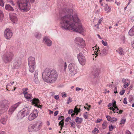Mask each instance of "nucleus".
I'll list each match as a JSON object with an SVG mask.
<instances>
[{
  "mask_svg": "<svg viewBox=\"0 0 134 134\" xmlns=\"http://www.w3.org/2000/svg\"><path fill=\"white\" fill-rule=\"evenodd\" d=\"M60 11V26L63 29H68L79 33L84 31L77 14L72 9L66 6Z\"/></svg>",
  "mask_w": 134,
  "mask_h": 134,
  "instance_id": "1",
  "label": "nucleus"
},
{
  "mask_svg": "<svg viewBox=\"0 0 134 134\" xmlns=\"http://www.w3.org/2000/svg\"><path fill=\"white\" fill-rule=\"evenodd\" d=\"M58 77L57 72L55 70H51L46 69L42 73L43 79L48 83L54 82L57 80Z\"/></svg>",
  "mask_w": 134,
  "mask_h": 134,
  "instance_id": "2",
  "label": "nucleus"
},
{
  "mask_svg": "<svg viewBox=\"0 0 134 134\" xmlns=\"http://www.w3.org/2000/svg\"><path fill=\"white\" fill-rule=\"evenodd\" d=\"M17 4L21 9L26 12L29 10L31 5L28 0H18Z\"/></svg>",
  "mask_w": 134,
  "mask_h": 134,
  "instance_id": "3",
  "label": "nucleus"
},
{
  "mask_svg": "<svg viewBox=\"0 0 134 134\" xmlns=\"http://www.w3.org/2000/svg\"><path fill=\"white\" fill-rule=\"evenodd\" d=\"M42 125V123L41 121H37L35 124L30 125L29 126L28 130L29 132L37 131L41 129Z\"/></svg>",
  "mask_w": 134,
  "mask_h": 134,
  "instance_id": "4",
  "label": "nucleus"
},
{
  "mask_svg": "<svg viewBox=\"0 0 134 134\" xmlns=\"http://www.w3.org/2000/svg\"><path fill=\"white\" fill-rule=\"evenodd\" d=\"M14 55L12 52H8L4 54L2 57V60L5 63H8L12 60Z\"/></svg>",
  "mask_w": 134,
  "mask_h": 134,
  "instance_id": "5",
  "label": "nucleus"
},
{
  "mask_svg": "<svg viewBox=\"0 0 134 134\" xmlns=\"http://www.w3.org/2000/svg\"><path fill=\"white\" fill-rule=\"evenodd\" d=\"M9 105V102L7 100H4L0 102V111L3 113L6 111Z\"/></svg>",
  "mask_w": 134,
  "mask_h": 134,
  "instance_id": "6",
  "label": "nucleus"
},
{
  "mask_svg": "<svg viewBox=\"0 0 134 134\" xmlns=\"http://www.w3.org/2000/svg\"><path fill=\"white\" fill-rule=\"evenodd\" d=\"M96 47H97L96 46ZM98 47V49H97L98 48L97 47L96 48V49H97V51L95 54V55H96L97 56L99 55L100 56H105L107 55L108 53V47L107 49L104 48L101 51L99 50V48Z\"/></svg>",
  "mask_w": 134,
  "mask_h": 134,
  "instance_id": "7",
  "label": "nucleus"
},
{
  "mask_svg": "<svg viewBox=\"0 0 134 134\" xmlns=\"http://www.w3.org/2000/svg\"><path fill=\"white\" fill-rule=\"evenodd\" d=\"M69 69L71 72V74L74 76L77 72L76 65L73 63H71L69 65Z\"/></svg>",
  "mask_w": 134,
  "mask_h": 134,
  "instance_id": "8",
  "label": "nucleus"
},
{
  "mask_svg": "<svg viewBox=\"0 0 134 134\" xmlns=\"http://www.w3.org/2000/svg\"><path fill=\"white\" fill-rule=\"evenodd\" d=\"M75 41L80 47L82 48L85 45L84 41L82 38L80 37H76L75 40Z\"/></svg>",
  "mask_w": 134,
  "mask_h": 134,
  "instance_id": "9",
  "label": "nucleus"
},
{
  "mask_svg": "<svg viewBox=\"0 0 134 134\" xmlns=\"http://www.w3.org/2000/svg\"><path fill=\"white\" fill-rule=\"evenodd\" d=\"M78 60L80 64L82 65H84L85 64L86 62L85 58L82 53H80L77 55V57Z\"/></svg>",
  "mask_w": 134,
  "mask_h": 134,
  "instance_id": "10",
  "label": "nucleus"
},
{
  "mask_svg": "<svg viewBox=\"0 0 134 134\" xmlns=\"http://www.w3.org/2000/svg\"><path fill=\"white\" fill-rule=\"evenodd\" d=\"M4 35L6 39H10L13 35V33L12 31L9 28L6 29L4 31Z\"/></svg>",
  "mask_w": 134,
  "mask_h": 134,
  "instance_id": "11",
  "label": "nucleus"
},
{
  "mask_svg": "<svg viewBox=\"0 0 134 134\" xmlns=\"http://www.w3.org/2000/svg\"><path fill=\"white\" fill-rule=\"evenodd\" d=\"M21 103L20 102H19L12 105L9 108L8 111V113L9 114V115H12Z\"/></svg>",
  "mask_w": 134,
  "mask_h": 134,
  "instance_id": "12",
  "label": "nucleus"
},
{
  "mask_svg": "<svg viewBox=\"0 0 134 134\" xmlns=\"http://www.w3.org/2000/svg\"><path fill=\"white\" fill-rule=\"evenodd\" d=\"M43 42L48 46H51L52 44V41L47 36H45L43 37Z\"/></svg>",
  "mask_w": 134,
  "mask_h": 134,
  "instance_id": "13",
  "label": "nucleus"
},
{
  "mask_svg": "<svg viewBox=\"0 0 134 134\" xmlns=\"http://www.w3.org/2000/svg\"><path fill=\"white\" fill-rule=\"evenodd\" d=\"M32 103L33 104H35L34 106L36 107L40 108H42V106L40 105V101L38 99L35 98L32 99Z\"/></svg>",
  "mask_w": 134,
  "mask_h": 134,
  "instance_id": "14",
  "label": "nucleus"
},
{
  "mask_svg": "<svg viewBox=\"0 0 134 134\" xmlns=\"http://www.w3.org/2000/svg\"><path fill=\"white\" fill-rule=\"evenodd\" d=\"M112 103H109L108 105V107H110L112 105L113 106V107L114 108V109L113 110V111L114 113L117 112H118L117 111L118 110V108L116 107V102L114 100H112Z\"/></svg>",
  "mask_w": 134,
  "mask_h": 134,
  "instance_id": "15",
  "label": "nucleus"
},
{
  "mask_svg": "<svg viewBox=\"0 0 134 134\" xmlns=\"http://www.w3.org/2000/svg\"><path fill=\"white\" fill-rule=\"evenodd\" d=\"M28 64L29 65H35V58L32 57H29L28 60Z\"/></svg>",
  "mask_w": 134,
  "mask_h": 134,
  "instance_id": "16",
  "label": "nucleus"
},
{
  "mask_svg": "<svg viewBox=\"0 0 134 134\" xmlns=\"http://www.w3.org/2000/svg\"><path fill=\"white\" fill-rule=\"evenodd\" d=\"M78 106H76L73 111L74 113L71 114V116L73 117L75 115H77L80 112V108H79L77 107Z\"/></svg>",
  "mask_w": 134,
  "mask_h": 134,
  "instance_id": "17",
  "label": "nucleus"
},
{
  "mask_svg": "<svg viewBox=\"0 0 134 134\" xmlns=\"http://www.w3.org/2000/svg\"><path fill=\"white\" fill-rule=\"evenodd\" d=\"M27 115L26 112L25 111H20L18 113L17 116L18 117H24L27 116Z\"/></svg>",
  "mask_w": 134,
  "mask_h": 134,
  "instance_id": "18",
  "label": "nucleus"
},
{
  "mask_svg": "<svg viewBox=\"0 0 134 134\" xmlns=\"http://www.w3.org/2000/svg\"><path fill=\"white\" fill-rule=\"evenodd\" d=\"M10 19L11 21L13 23H16L18 19L17 17L15 14H13L10 16Z\"/></svg>",
  "mask_w": 134,
  "mask_h": 134,
  "instance_id": "19",
  "label": "nucleus"
},
{
  "mask_svg": "<svg viewBox=\"0 0 134 134\" xmlns=\"http://www.w3.org/2000/svg\"><path fill=\"white\" fill-rule=\"evenodd\" d=\"M21 65V62L20 60L16 61L13 63V66L15 69H18Z\"/></svg>",
  "mask_w": 134,
  "mask_h": 134,
  "instance_id": "20",
  "label": "nucleus"
},
{
  "mask_svg": "<svg viewBox=\"0 0 134 134\" xmlns=\"http://www.w3.org/2000/svg\"><path fill=\"white\" fill-rule=\"evenodd\" d=\"M99 72V70L97 68H96L94 69L92 71V74L95 77L98 75Z\"/></svg>",
  "mask_w": 134,
  "mask_h": 134,
  "instance_id": "21",
  "label": "nucleus"
},
{
  "mask_svg": "<svg viewBox=\"0 0 134 134\" xmlns=\"http://www.w3.org/2000/svg\"><path fill=\"white\" fill-rule=\"evenodd\" d=\"M38 115V111L36 109L34 110L31 114L30 116L31 117H37Z\"/></svg>",
  "mask_w": 134,
  "mask_h": 134,
  "instance_id": "22",
  "label": "nucleus"
},
{
  "mask_svg": "<svg viewBox=\"0 0 134 134\" xmlns=\"http://www.w3.org/2000/svg\"><path fill=\"white\" fill-rule=\"evenodd\" d=\"M29 70L30 72H33L35 70V65H29Z\"/></svg>",
  "mask_w": 134,
  "mask_h": 134,
  "instance_id": "23",
  "label": "nucleus"
},
{
  "mask_svg": "<svg viewBox=\"0 0 134 134\" xmlns=\"http://www.w3.org/2000/svg\"><path fill=\"white\" fill-rule=\"evenodd\" d=\"M68 124L70 125L71 127L73 128H75L76 127V123L73 120H71L69 121Z\"/></svg>",
  "mask_w": 134,
  "mask_h": 134,
  "instance_id": "24",
  "label": "nucleus"
},
{
  "mask_svg": "<svg viewBox=\"0 0 134 134\" xmlns=\"http://www.w3.org/2000/svg\"><path fill=\"white\" fill-rule=\"evenodd\" d=\"M108 121H110L111 123H113L116 122L117 119L116 118H107Z\"/></svg>",
  "mask_w": 134,
  "mask_h": 134,
  "instance_id": "25",
  "label": "nucleus"
},
{
  "mask_svg": "<svg viewBox=\"0 0 134 134\" xmlns=\"http://www.w3.org/2000/svg\"><path fill=\"white\" fill-rule=\"evenodd\" d=\"M75 121L77 124H80L81 123L83 120L82 118H76Z\"/></svg>",
  "mask_w": 134,
  "mask_h": 134,
  "instance_id": "26",
  "label": "nucleus"
},
{
  "mask_svg": "<svg viewBox=\"0 0 134 134\" xmlns=\"http://www.w3.org/2000/svg\"><path fill=\"white\" fill-rule=\"evenodd\" d=\"M5 8L7 10H13V9L9 4L6 5L5 6Z\"/></svg>",
  "mask_w": 134,
  "mask_h": 134,
  "instance_id": "27",
  "label": "nucleus"
},
{
  "mask_svg": "<svg viewBox=\"0 0 134 134\" xmlns=\"http://www.w3.org/2000/svg\"><path fill=\"white\" fill-rule=\"evenodd\" d=\"M64 119H63L62 120L60 121L59 123V125L60 126L61 130H62V129L63 127L64 122Z\"/></svg>",
  "mask_w": 134,
  "mask_h": 134,
  "instance_id": "28",
  "label": "nucleus"
},
{
  "mask_svg": "<svg viewBox=\"0 0 134 134\" xmlns=\"http://www.w3.org/2000/svg\"><path fill=\"white\" fill-rule=\"evenodd\" d=\"M35 37L37 39H40L41 37V34L39 32H36L35 34Z\"/></svg>",
  "mask_w": 134,
  "mask_h": 134,
  "instance_id": "29",
  "label": "nucleus"
},
{
  "mask_svg": "<svg viewBox=\"0 0 134 134\" xmlns=\"http://www.w3.org/2000/svg\"><path fill=\"white\" fill-rule=\"evenodd\" d=\"M24 95L25 98L28 99H31V98L32 97V95L28 94L27 93L26 94H24Z\"/></svg>",
  "mask_w": 134,
  "mask_h": 134,
  "instance_id": "30",
  "label": "nucleus"
},
{
  "mask_svg": "<svg viewBox=\"0 0 134 134\" xmlns=\"http://www.w3.org/2000/svg\"><path fill=\"white\" fill-rule=\"evenodd\" d=\"M7 118H2L0 120L1 122L3 124H5L7 120Z\"/></svg>",
  "mask_w": 134,
  "mask_h": 134,
  "instance_id": "31",
  "label": "nucleus"
},
{
  "mask_svg": "<svg viewBox=\"0 0 134 134\" xmlns=\"http://www.w3.org/2000/svg\"><path fill=\"white\" fill-rule=\"evenodd\" d=\"M4 14L2 11L0 10V22H2L3 20Z\"/></svg>",
  "mask_w": 134,
  "mask_h": 134,
  "instance_id": "32",
  "label": "nucleus"
},
{
  "mask_svg": "<svg viewBox=\"0 0 134 134\" xmlns=\"http://www.w3.org/2000/svg\"><path fill=\"white\" fill-rule=\"evenodd\" d=\"M117 51L119 53L120 55H123L124 54V52L121 48H119L118 51Z\"/></svg>",
  "mask_w": 134,
  "mask_h": 134,
  "instance_id": "33",
  "label": "nucleus"
},
{
  "mask_svg": "<svg viewBox=\"0 0 134 134\" xmlns=\"http://www.w3.org/2000/svg\"><path fill=\"white\" fill-rule=\"evenodd\" d=\"M58 63L59 65H61L64 64L65 62L63 61V59H60L58 60Z\"/></svg>",
  "mask_w": 134,
  "mask_h": 134,
  "instance_id": "34",
  "label": "nucleus"
},
{
  "mask_svg": "<svg viewBox=\"0 0 134 134\" xmlns=\"http://www.w3.org/2000/svg\"><path fill=\"white\" fill-rule=\"evenodd\" d=\"M107 122H103L102 125V128L103 129H104L106 128Z\"/></svg>",
  "mask_w": 134,
  "mask_h": 134,
  "instance_id": "35",
  "label": "nucleus"
},
{
  "mask_svg": "<svg viewBox=\"0 0 134 134\" xmlns=\"http://www.w3.org/2000/svg\"><path fill=\"white\" fill-rule=\"evenodd\" d=\"M34 81L36 84L38 83L39 80L37 77H34Z\"/></svg>",
  "mask_w": 134,
  "mask_h": 134,
  "instance_id": "36",
  "label": "nucleus"
},
{
  "mask_svg": "<svg viewBox=\"0 0 134 134\" xmlns=\"http://www.w3.org/2000/svg\"><path fill=\"white\" fill-rule=\"evenodd\" d=\"M105 7V10H107L108 9H111V8H110V7L107 4H106L104 6Z\"/></svg>",
  "mask_w": 134,
  "mask_h": 134,
  "instance_id": "37",
  "label": "nucleus"
},
{
  "mask_svg": "<svg viewBox=\"0 0 134 134\" xmlns=\"http://www.w3.org/2000/svg\"><path fill=\"white\" fill-rule=\"evenodd\" d=\"M0 5L2 7L4 6V2L3 0H0Z\"/></svg>",
  "mask_w": 134,
  "mask_h": 134,
  "instance_id": "38",
  "label": "nucleus"
},
{
  "mask_svg": "<svg viewBox=\"0 0 134 134\" xmlns=\"http://www.w3.org/2000/svg\"><path fill=\"white\" fill-rule=\"evenodd\" d=\"M23 90L24 91L23 92V94H26L27 93L26 91L28 90V88H25L23 89Z\"/></svg>",
  "mask_w": 134,
  "mask_h": 134,
  "instance_id": "39",
  "label": "nucleus"
},
{
  "mask_svg": "<svg viewBox=\"0 0 134 134\" xmlns=\"http://www.w3.org/2000/svg\"><path fill=\"white\" fill-rule=\"evenodd\" d=\"M103 19L102 18L98 20V23L97 24V25L99 26L100 25H101V22L102 21Z\"/></svg>",
  "mask_w": 134,
  "mask_h": 134,
  "instance_id": "40",
  "label": "nucleus"
},
{
  "mask_svg": "<svg viewBox=\"0 0 134 134\" xmlns=\"http://www.w3.org/2000/svg\"><path fill=\"white\" fill-rule=\"evenodd\" d=\"M126 119H122V120H121V124H124L126 121Z\"/></svg>",
  "mask_w": 134,
  "mask_h": 134,
  "instance_id": "41",
  "label": "nucleus"
},
{
  "mask_svg": "<svg viewBox=\"0 0 134 134\" xmlns=\"http://www.w3.org/2000/svg\"><path fill=\"white\" fill-rule=\"evenodd\" d=\"M94 132V133L96 134L97 133H98L99 132V130L97 128H95L93 130Z\"/></svg>",
  "mask_w": 134,
  "mask_h": 134,
  "instance_id": "42",
  "label": "nucleus"
},
{
  "mask_svg": "<svg viewBox=\"0 0 134 134\" xmlns=\"http://www.w3.org/2000/svg\"><path fill=\"white\" fill-rule=\"evenodd\" d=\"M129 85V84L128 83L125 82L124 85V87L125 88H126Z\"/></svg>",
  "mask_w": 134,
  "mask_h": 134,
  "instance_id": "43",
  "label": "nucleus"
},
{
  "mask_svg": "<svg viewBox=\"0 0 134 134\" xmlns=\"http://www.w3.org/2000/svg\"><path fill=\"white\" fill-rule=\"evenodd\" d=\"M101 42H102V44L104 46H107V43L106 42L104 41L103 40H102Z\"/></svg>",
  "mask_w": 134,
  "mask_h": 134,
  "instance_id": "44",
  "label": "nucleus"
},
{
  "mask_svg": "<svg viewBox=\"0 0 134 134\" xmlns=\"http://www.w3.org/2000/svg\"><path fill=\"white\" fill-rule=\"evenodd\" d=\"M133 100V98L132 96H130L129 98V101L130 102H131Z\"/></svg>",
  "mask_w": 134,
  "mask_h": 134,
  "instance_id": "45",
  "label": "nucleus"
},
{
  "mask_svg": "<svg viewBox=\"0 0 134 134\" xmlns=\"http://www.w3.org/2000/svg\"><path fill=\"white\" fill-rule=\"evenodd\" d=\"M72 101V99L70 98H69L68 99V101L67 102V104H69L70 102H71Z\"/></svg>",
  "mask_w": 134,
  "mask_h": 134,
  "instance_id": "46",
  "label": "nucleus"
},
{
  "mask_svg": "<svg viewBox=\"0 0 134 134\" xmlns=\"http://www.w3.org/2000/svg\"><path fill=\"white\" fill-rule=\"evenodd\" d=\"M109 131H111L112 130H113L114 129V127L113 125H111L110 126H109Z\"/></svg>",
  "mask_w": 134,
  "mask_h": 134,
  "instance_id": "47",
  "label": "nucleus"
},
{
  "mask_svg": "<svg viewBox=\"0 0 134 134\" xmlns=\"http://www.w3.org/2000/svg\"><path fill=\"white\" fill-rule=\"evenodd\" d=\"M125 92V90H123L121 91L120 92V95H122L124 94V93Z\"/></svg>",
  "mask_w": 134,
  "mask_h": 134,
  "instance_id": "48",
  "label": "nucleus"
},
{
  "mask_svg": "<svg viewBox=\"0 0 134 134\" xmlns=\"http://www.w3.org/2000/svg\"><path fill=\"white\" fill-rule=\"evenodd\" d=\"M38 70H36L35 72L34 77H37L38 73Z\"/></svg>",
  "mask_w": 134,
  "mask_h": 134,
  "instance_id": "49",
  "label": "nucleus"
},
{
  "mask_svg": "<svg viewBox=\"0 0 134 134\" xmlns=\"http://www.w3.org/2000/svg\"><path fill=\"white\" fill-rule=\"evenodd\" d=\"M54 98L58 100L59 98V96L58 95H55L54 96Z\"/></svg>",
  "mask_w": 134,
  "mask_h": 134,
  "instance_id": "50",
  "label": "nucleus"
},
{
  "mask_svg": "<svg viewBox=\"0 0 134 134\" xmlns=\"http://www.w3.org/2000/svg\"><path fill=\"white\" fill-rule=\"evenodd\" d=\"M102 120V119H98L96 121V123H98L100 122Z\"/></svg>",
  "mask_w": 134,
  "mask_h": 134,
  "instance_id": "51",
  "label": "nucleus"
},
{
  "mask_svg": "<svg viewBox=\"0 0 134 134\" xmlns=\"http://www.w3.org/2000/svg\"><path fill=\"white\" fill-rule=\"evenodd\" d=\"M124 103L126 104L127 103V99L126 98H124L123 101Z\"/></svg>",
  "mask_w": 134,
  "mask_h": 134,
  "instance_id": "52",
  "label": "nucleus"
},
{
  "mask_svg": "<svg viewBox=\"0 0 134 134\" xmlns=\"http://www.w3.org/2000/svg\"><path fill=\"white\" fill-rule=\"evenodd\" d=\"M7 1L12 4L13 5H14V4H13V2L12 0H7Z\"/></svg>",
  "mask_w": 134,
  "mask_h": 134,
  "instance_id": "53",
  "label": "nucleus"
},
{
  "mask_svg": "<svg viewBox=\"0 0 134 134\" xmlns=\"http://www.w3.org/2000/svg\"><path fill=\"white\" fill-rule=\"evenodd\" d=\"M125 134H131L129 130H126L125 132Z\"/></svg>",
  "mask_w": 134,
  "mask_h": 134,
  "instance_id": "54",
  "label": "nucleus"
},
{
  "mask_svg": "<svg viewBox=\"0 0 134 134\" xmlns=\"http://www.w3.org/2000/svg\"><path fill=\"white\" fill-rule=\"evenodd\" d=\"M73 111L72 109H69L68 111V113L69 114H71V113H72L73 112Z\"/></svg>",
  "mask_w": 134,
  "mask_h": 134,
  "instance_id": "55",
  "label": "nucleus"
},
{
  "mask_svg": "<svg viewBox=\"0 0 134 134\" xmlns=\"http://www.w3.org/2000/svg\"><path fill=\"white\" fill-rule=\"evenodd\" d=\"M114 93H118L117 88L116 87H115L114 88Z\"/></svg>",
  "mask_w": 134,
  "mask_h": 134,
  "instance_id": "56",
  "label": "nucleus"
},
{
  "mask_svg": "<svg viewBox=\"0 0 134 134\" xmlns=\"http://www.w3.org/2000/svg\"><path fill=\"white\" fill-rule=\"evenodd\" d=\"M118 112V113L117 112H115V113H118L119 114H121L122 112L123 111L122 110H119V109H118V110L117 111Z\"/></svg>",
  "mask_w": 134,
  "mask_h": 134,
  "instance_id": "57",
  "label": "nucleus"
},
{
  "mask_svg": "<svg viewBox=\"0 0 134 134\" xmlns=\"http://www.w3.org/2000/svg\"><path fill=\"white\" fill-rule=\"evenodd\" d=\"M58 111H55L54 113V116H56L58 114Z\"/></svg>",
  "mask_w": 134,
  "mask_h": 134,
  "instance_id": "58",
  "label": "nucleus"
},
{
  "mask_svg": "<svg viewBox=\"0 0 134 134\" xmlns=\"http://www.w3.org/2000/svg\"><path fill=\"white\" fill-rule=\"evenodd\" d=\"M71 118H66L65 119V121L68 122L71 120Z\"/></svg>",
  "mask_w": 134,
  "mask_h": 134,
  "instance_id": "59",
  "label": "nucleus"
},
{
  "mask_svg": "<svg viewBox=\"0 0 134 134\" xmlns=\"http://www.w3.org/2000/svg\"><path fill=\"white\" fill-rule=\"evenodd\" d=\"M87 112H85V113L83 114V116H84L85 117H87V116L86 114H87Z\"/></svg>",
  "mask_w": 134,
  "mask_h": 134,
  "instance_id": "60",
  "label": "nucleus"
},
{
  "mask_svg": "<svg viewBox=\"0 0 134 134\" xmlns=\"http://www.w3.org/2000/svg\"><path fill=\"white\" fill-rule=\"evenodd\" d=\"M99 25H97V24L95 25L94 27H96V29H99Z\"/></svg>",
  "mask_w": 134,
  "mask_h": 134,
  "instance_id": "61",
  "label": "nucleus"
},
{
  "mask_svg": "<svg viewBox=\"0 0 134 134\" xmlns=\"http://www.w3.org/2000/svg\"><path fill=\"white\" fill-rule=\"evenodd\" d=\"M107 86H109L110 87H113V85L112 84L109 83L107 85Z\"/></svg>",
  "mask_w": 134,
  "mask_h": 134,
  "instance_id": "62",
  "label": "nucleus"
},
{
  "mask_svg": "<svg viewBox=\"0 0 134 134\" xmlns=\"http://www.w3.org/2000/svg\"><path fill=\"white\" fill-rule=\"evenodd\" d=\"M81 88L78 87H76V90L77 91H79L81 90Z\"/></svg>",
  "mask_w": 134,
  "mask_h": 134,
  "instance_id": "63",
  "label": "nucleus"
},
{
  "mask_svg": "<svg viewBox=\"0 0 134 134\" xmlns=\"http://www.w3.org/2000/svg\"><path fill=\"white\" fill-rule=\"evenodd\" d=\"M115 3L116 4L118 5L119 6L120 5V3L119 2H118L116 1L115 2Z\"/></svg>",
  "mask_w": 134,
  "mask_h": 134,
  "instance_id": "64",
  "label": "nucleus"
}]
</instances>
